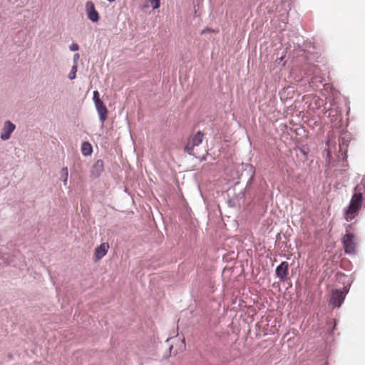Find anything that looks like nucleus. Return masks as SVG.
<instances>
[{
  "instance_id": "14",
  "label": "nucleus",
  "mask_w": 365,
  "mask_h": 365,
  "mask_svg": "<svg viewBox=\"0 0 365 365\" xmlns=\"http://www.w3.org/2000/svg\"><path fill=\"white\" fill-rule=\"evenodd\" d=\"M61 179L63 182V185H66L67 181H68V168L66 167L63 168L61 169Z\"/></svg>"
},
{
  "instance_id": "22",
  "label": "nucleus",
  "mask_w": 365,
  "mask_h": 365,
  "mask_svg": "<svg viewBox=\"0 0 365 365\" xmlns=\"http://www.w3.org/2000/svg\"><path fill=\"white\" fill-rule=\"evenodd\" d=\"M106 1H108V2L112 3V2L115 1V0H106Z\"/></svg>"
},
{
  "instance_id": "19",
  "label": "nucleus",
  "mask_w": 365,
  "mask_h": 365,
  "mask_svg": "<svg viewBox=\"0 0 365 365\" xmlns=\"http://www.w3.org/2000/svg\"><path fill=\"white\" fill-rule=\"evenodd\" d=\"M309 71L311 72V74H314L316 75L317 74V68L315 66H309Z\"/></svg>"
},
{
  "instance_id": "9",
  "label": "nucleus",
  "mask_w": 365,
  "mask_h": 365,
  "mask_svg": "<svg viewBox=\"0 0 365 365\" xmlns=\"http://www.w3.org/2000/svg\"><path fill=\"white\" fill-rule=\"evenodd\" d=\"M104 170V164L102 160H98L91 167V176L94 178H98Z\"/></svg>"
},
{
  "instance_id": "17",
  "label": "nucleus",
  "mask_w": 365,
  "mask_h": 365,
  "mask_svg": "<svg viewBox=\"0 0 365 365\" xmlns=\"http://www.w3.org/2000/svg\"><path fill=\"white\" fill-rule=\"evenodd\" d=\"M99 96L100 95H99L98 91H95L93 92V100L94 103L101 101V100L100 99Z\"/></svg>"
},
{
  "instance_id": "13",
  "label": "nucleus",
  "mask_w": 365,
  "mask_h": 365,
  "mask_svg": "<svg viewBox=\"0 0 365 365\" xmlns=\"http://www.w3.org/2000/svg\"><path fill=\"white\" fill-rule=\"evenodd\" d=\"M245 171L247 172V174L250 175V178H249V180L247 181V185H248L251 184L252 181L253 180L255 170L254 167L252 165L247 164L245 165Z\"/></svg>"
},
{
  "instance_id": "11",
  "label": "nucleus",
  "mask_w": 365,
  "mask_h": 365,
  "mask_svg": "<svg viewBox=\"0 0 365 365\" xmlns=\"http://www.w3.org/2000/svg\"><path fill=\"white\" fill-rule=\"evenodd\" d=\"M354 192L361 195L365 199V175L362 176V178L359 183H358L354 188Z\"/></svg>"
},
{
  "instance_id": "12",
  "label": "nucleus",
  "mask_w": 365,
  "mask_h": 365,
  "mask_svg": "<svg viewBox=\"0 0 365 365\" xmlns=\"http://www.w3.org/2000/svg\"><path fill=\"white\" fill-rule=\"evenodd\" d=\"M81 150L82 155L84 156L91 155L93 152L92 145L88 141H85V142L82 143L81 146Z\"/></svg>"
},
{
  "instance_id": "18",
  "label": "nucleus",
  "mask_w": 365,
  "mask_h": 365,
  "mask_svg": "<svg viewBox=\"0 0 365 365\" xmlns=\"http://www.w3.org/2000/svg\"><path fill=\"white\" fill-rule=\"evenodd\" d=\"M69 49L71 51H78L79 49V46H78V45L77 43H73L71 45H70Z\"/></svg>"
},
{
  "instance_id": "20",
  "label": "nucleus",
  "mask_w": 365,
  "mask_h": 365,
  "mask_svg": "<svg viewBox=\"0 0 365 365\" xmlns=\"http://www.w3.org/2000/svg\"><path fill=\"white\" fill-rule=\"evenodd\" d=\"M80 56L78 53H75L73 56V65H78V61L79 60Z\"/></svg>"
},
{
  "instance_id": "4",
  "label": "nucleus",
  "mask_w": 365,
  "mask_h": 365,
  "mask_svg": "<svg viewBox=\"0 0 365 365\" xmlns=\"http://www.w3.org/2000/svg\"><path fill=\"white\" fill-rule=\"evenodd\" d=\"M16 129V125L10 120H6L4 123L3 127L1 130L0 138L5 141L11 138L12 133Z\"/></svg>"
},
{
  "instance_id": "16",
  "label": "nucleus",
  "mask_w": 365,
  "mask_h": 365,
  "mask_svg": "<svg viewBox=\"0 0 365 365\" xmlns=\"http://www.w3.org/2000/svg\"><path fill=\"white\" fill-rule=\"evenodd\" d=\"M150 2L153 9H157L160 6V0H150Z\"/></svg>"
},
{
  "instance_id": "3",
  "label": "nucleus",
  "mask_w": 365,
  "mask_h": 365,
  "mask_svg": "<svg viewBox=\"0 0 365 365\" xmlns=\"http://www.w3.org/2000/svg\"><path fill=\"white\" fill-rule=\"evenodd\" d=\"M355 236L352 233H346L341 240L344 252L348 255L356 254V243L354 242Z\"/></svg>"
},
{
  "instance_id": "1",
  "label": "nucleus",
  "mask_w": 365,
  "mask_h": 365,
  "mask_svg": "<svg viewBox=\"0 0 365 365\" xmlns=\"http://www.w3.org/2000/svg\"><path fill=\"white\" fill-rule=\"evenodd\" d=\"M364 200H365L364 197L353 192L349 205L344 210L346 221L351 222L359 215Z\"/></svg>"
},
{
  "instance_id": "15",
  "label": "nucleus",
  "mask_w": 365,
  "mask_h": 365,
  "mask_svg": "<svg viewBox=\"0 0 365 365\" xmlns=\"http://www.w3.org/2000/svg\"><path fill=\"white\" fill-rule=\"evenodd\" d=\"M78 65H73L71 68V70L68 74V78L70 80H73L76 78V72H77Z\"/></svg>"
},
{
  "instance_id": "5",
  "label": "nucleus",
  "mask_w": 365,
  "mask_h": 365,
  "mask_svg": "<svg viewBox=\"0 0 365 365\" xmlns=\"http://www.w3.org/2000/svg\"><path fill=\"white\" fill-rule=\"evenodd\" d=\"M86 12L88 19L93 23H96L99 21V14L96 10L95 5L91 1H88L86 3Z\"/></svg>"
},
{
  "instance_id": "21",
  "label": "nucleus",
  "mask_w": 365,
  "mask_h": 365,
  "mask_svg": "<svg viewBox=\"0 0 365 365\" xmlns=\"http://www.w3.org/2000/svg\"><path fill=\"white\" fill-rule=\"evenodd\" d=\"M0 259L4 260L5 263H6L7 264H10L9 262H8L7 260L5 259L4 255L1 251H0Z\"/></svg>"
},
{
  "instance_id": "7",
  "label": "nucleus",
  "mask_w": 365,
  "mask_h": 365,
  "mask_svg": "<svg viewBox=\"0 0 365 365\" xmlns=\"http://www.w3.org/2000/svg\"><path fill=\"white\" fill-rule=\"evenodd\" d=\"M346 293L339 289L333 291L330 299L331 304L335 307H339L343 304Z\"/></svg>"
},
{
  "instance_id": "6",
  "label": "nucleus",
  "mask_w": 365,
  "mask_h": 365,
  "mask_svg": "<svg viewBox=\"0 0 365 365\" xmlns=\"http://www.w3.org/2000/svg\"><path fill=\"white\" fill-rule=\"evenodd\" d=\"M288 270V262L286 261L281 262V264L278 265L275 269L277 277L279 278V279L282 282H286L287 279Z\"/></svg>"
},
{
  "instance_id": "10",
  "label": "nucleus",
  "mask_w": 365,
  "mask_h": 365,
  "mask_svg": "<svg viewBox=\"0 0 365 365\" xmlns=\"http://www.w3.org/2000/svg\"><path fill=\"white\" fill-rule=\"evenodd\" d=\"M109 248L108 243H102L95 249V257L96 260H99L103 257Z\"/></svg>"
},
{
  "instance_id": "8",
  "label": "nucleus",
  "mask_w": 365,
  "mask_h": 365,
  "mask_svg": "<svg viewBox=\"0 0 365 365\" xmlns=\"http://www.w3.org/2000/svg\"><path fill=\"white\" fill-rule=\"evenodd\" d=\"M95 107L98 112L100 121L102 123H103L104 121L106 120L107 114H108V109H107L106 105L101 101L100 102L96 103Z\"/></svg>"
},
{
  "instance_id": "2",
  "label": "nucleus",
  "mask_w": 365,
  "mask_h": 365,
  "mask_svg": "<svg viewBox=\"0 0 365 365\" xmlns=\"http://www.w3.org/2000/svg\"><path fill=\"white\" fill-rule=\"evenodd\" d=\"M204 134L201 131H197L191 136L185 147V151L190 155H195L194 148L202 143Z\"/></svg>"
}]
</instances>
